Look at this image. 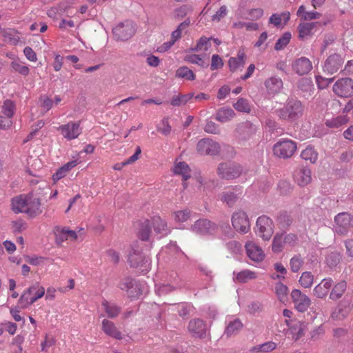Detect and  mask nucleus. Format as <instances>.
<instances>
[{
  "label": "nucleus",
  "mask_w": 353,
  "mask_h": 353,
  "mask_svg": "<svg viewBox=\"0 0 353 353\" xmlns=\"http://www.w3.org/2000/svg\"><path fill=\"white\" fill-rule=\"evenodd\" d=\"M303 112L304 106L300 101L288 99L283 108L275 110V114L280 119L294 121L303 116Z\"/></svg>",
  "instance_id": "nucleus-1"
},
{
  "label": "nucleus",
  "mask_w": 353,
  "mask_h": 353,
  "mask_svg": "<svg viewBox=\"0 0 353 353\" xmlns=\"http://www.w3.org/2000/svg\"><path fill=\"white\" fill-rule=\"evenodd\" d=\"M128 262L131 268H143L142 272H147L150 268V263L142 252L141 243L136 241L131 245V250L128 255Z\"/></svg>",
  "instance_id": "nucleus-2"
},
{
  "label": "nucleus",
  "mask_w": 353,
  "mask_h": 353,
  "mask_svg": "<svg viewBox=\"0 0 353 353\" xmlns=\"http://www.w3.org/2000/svg\"><path fill=\"white\" fill-rule=\"evenodd\" d=\"M223 148L225 149L228 152L226 154L223 153V156H232L234 152L232 147L224 145ZM223 151L221 145L215 141L210 139H203L200 140V154H201L214 156L220 154L221 152H224Z\"/></svg>",
  "instance_id": "nucleus-3"
},
{
  "label": "nucleus",
  "mask_w": 353,
  "mask_h": 353,
  "mask_svg": "<svg viewBox=\"0 0 353 353\" xmlns=\"http://www.w3.org/2000/svg\"><path fill=\"white\" fill-rule=\"evenodd\" d=\"M243 172V167L234 162L220 163L217 168L218 175L223 179L231 180L238 178Z\"/></svg>",
  "instance_id": "nucleus-4"
},
{
  "label": "nucleus",
  "mask_w": 353,
  "mask_h": 353,
  "mask_svg": "<svg viewBox=\"0 0 353 353\" xmlns=\"http://www.w3.org/2000/svg\"><path fill=\"white\" fill-rule=\"evenodd\" d=\"M334 232L341 235L346 236L349 230L353 228V215L348 212H341L336 214L334 219Z\"/></svg>",
  "instance_id": "nucleus-5"
},
{
  "label": "nucleus",
  "mask_w": 353,
  "mask_h": 353,
  "mask_svg": "<svg viewBox=\"0 0 353 353\" xmlns=\"http://www.w3.org/2000/svg\"><path fill=\"white\" fill-rule=\"evenodd\" d=\"M136 32L134 24L130 21L119 23L112 30L114 38L117 41H125L130 39Z\"/></svg>",
  "instance_id": "nucleus-6"
},
{
  "label": "nucleus",
  "mask_w": 353,
  "mask_h": 353,
  "mask_svg": "<svg viewBox=\"0 0 353 353\" xmlns=\"http://www.w3.org/2000/svg\"><path fill=\"white\" fill-rule=\"evenodd\" d=\"M296 143L289 139L280 140L274 145V154L281 158L288 159L291 157L296 150Z\"/></svg>",
  "instance_id": "nucleus-7"
},
{
  "label": "nucleus",
  "mask_w": 353,
  "mask_h": 353,
  "mask_svg": "<svg viewBox=\"0 0 353 353\" xmlns=\"http://www.w3.org/2000/svg\"><path fill=\"white\" fill-rule=\"evenodd\" d=\"M273 221L266 216H261L256 221V233L264 241H269L274 232Z\"/></svg>",
  "instance_id": "nucleus-8"
},
{
  "label": "nucleus",
  "mask_w": 353,
  "mask_h": 353,
  "mask_svg": "<svg viewBox=\"0 0 353 353\" xmlns=\"http://www.w3.org/2000/svg\"><path fill=\"white\" fill-rule=\"evenodd\" d=\"M334 92L341 97H348L353 94V80L350 78L339 79L333 85Z\"/></svg>",
  "instance_id": "nucleus-9"
},
{
  "label": "nucleus",
  "mask_w": 353,
  "mask_h": 353,
  "mask_svg": "<svg viewBox=\"0 0 353 353\" xmlns=\"http://www.w3.org/2000/svg\"><path fill=\"white\" fill-rule=\"evenodd\" d=\"M291 297L295 308L300 312H305L311 304L310 299L300 290L294 289L291 292Z\"/></svg>",
  "instance_id": "nucleus-10"
},
{
  "label": "nucleus",
  "mask_w": 353,
  "mask_h": 353,
  "mask_svg": "<svg viewBox=\"0 0 353 353\" xmlns=\"http://www.w3.org/2000/svg\"><path fill=\"white\" fill-rule=\"evenodd\" d=\"M232 223L234 228L241 233H247L250 230V222L244 212L234 213L232 217Z\"/></svg>",
  "instance_id": "nucleus-11"
},
{
  "label": "nucleus",
  "mask_w": 353,
  "mask_h": 353,
  "mask_svg": "<svg viewBox=\"0 0 353 353\" xmlns=\"http://www.w3.org/2000/svg\"><path fill=\"white\" fill-rule=\"evenodd\" d=\"M344 63L343 59L338 54H331L325 61L323 71L330 74L338 72Z\"/></svg>",
  "instance_id": "nucleus-12"
},
{
  "label": "nucleus",
  "mask_w": 353,
  "mask_h": 353,
  "mask_svg": "<svg viewBox=\"0 0 353 353\" xmlns=\"http://www.w3.org/2000/svg\"><path fill=\"white\" fill-rule=\"evenodd\" d=\"M242 188L238 186L223 192L219 195L220 200L228 206H232L242 196Z\"/></svg>",
  "instance_id": "nucleus-13"
},
{
  "label": "nucleus",
  "mask_w": 353,
  "mask_h": 353,
  "mask_svg": "<svg viewBox=\"0 0 353 353\" xmlns=\"http://www.w3.org/2000/svg\"><path fill=\"white\" fill-rule=\"evenodd\" d=\"M119 287L121 290L127 291L130 297H137L141 294L139 284L131 277L124 278L120 282Z\"/></svg>",
  "instance_id": "nucleus-14"
},
{
  "label": "nucleus",
  "mask_w": 353,
  "mask_h": 353,
  "mask_svg": "<svg viewBox=\"0 0 353 353\" xmlns=\"http://www.w3.org/2000/svg\"><path fill=\"white\" fill-rule=\"evenodd\" d=\"M40 206V199L36 197L32 192L28 193L27 194V208H26V213L32 218L35 217L42 212Z\"/></svg>",
  "instance_id": "nucleus-15"
},
{
  "label": "nucleus",
  "mask_w": 353,
  "mask_h": 353,
  "mask_svg": "<svg viewBox=\"0 0 353 353\" xmlns=\"http://www.w3.org/2000/svg\"><path fill=\"white\" fill-rule=\"evenodd\" d=\"M256 131V127L250 121L243 122L236 129V137L242 140L250 139Z\"/></svg>",
  "instance_id": "nucleus-16"
},
{
  "label": "nucleus",
  "mask_w": 353,
  "mask_h": 353,
  "mask_svg": "<svg viewBox=\"0 0 353 353\" xmlns=\"http://www.w3.org/2000/svg\"><path fill=\"white\" fill-rule=\"evenodd\" d=\"M172 172L174 174L181 175L182 176L183 186L184 188L188 187V183L185 182L188 179L191 177V169L189 165L185 161H177L176 160Z\"/></svg>",
  "instance_id": "nucleus-17"
},
{
  "label": "nucleus",
  "mask_w": 353,
  "mask_h": 353,
  "mask_svg": "<svg viewBox=\"0 0 353 353\" xmlns=\"http://www.w3.org/2000/svg\"><path fill=\"white\" fill-rule=\"evenodd\" d=\"M292 68L299 75H303L309 73L312 69V65L309 59L302 57L296 59L292 63Z\"/></svg>",
  "instance_id": "nucleus-18"
},
{
  "label": "nucleus",
  "mask_w": 353,
  "mask_h": 353,
  "mask_svg": "<svg viewBox=\"0 0 353 353\" xmlns=\"http://www.w3.org/2000/svg\"><path fill=\"white\" fill-rule=\"evenodd\" d=\"M245 247L247 254L251 260L259 262L264 259L265 254L263 251L255 243L252 241L248 242Z\"/></svg>",
  "instance_id": "nucleus-19"
},
{
  "label": "nucleus",
  "mask_w": 353,
  "mask_h": 353,
  "mask_svg": "<svg viewBox=\"0 0 353 353\" xmlns=\"http://www.w3.org/2000/svg\"><path fill=\"white\" fill-rule=\"evenodd\" d=\"M295 181L300 186H305L312 181L311 170L307 168H299L294 174Z\"/></svg>",
  "instance_id": "nucleus-20"
},
{
  "label": "nucleus",
  "mask_w": 353,
  "mask_h": 353,
  "mask_svg": "<svg viewBox=\"0 0 353 353\" xmlns=\"http://www.w3.org/2000/svg\"><path fill=\"white\" fill-rule=\"evenodd\" d=\"M59 128L63 137L68 139H75L81 133L79 123L72 122L66 125H63Z\"/></svg>",
  "instance_id": "nucleus-21"
},
{
  "label": "nucleus",
  "mask_w": 353,
  "mask_h": 353,
  "mask_svg": "<svg viewBox=\"0 0 353 353\" xmlns=\"http://www.w3.org/2000/svg\"><path fill=\"white\" fill-rule=\"evenodd\" d=\"M332 284L333 280L331 278L323 279L321 282L314 288V294L319 299H323L327 294Z\"/></svg>",
  "instance_id": "nucleus-22"
},
{
  "label": "nucleus",
  "mask_w": 353,
  "mask_h": 353,
  "mask_svg": "<svg viewBox=\"0 0 353 353\" xmlns=\"http://www.w3.org/2000/svg\"><path fill=\"white\" fill-rule=\"evenodd\" d=\"M102 330L108 336L112 337L116 339H121L122 334L118 330L114 323L108 319H104L102 321Z\"/></svg>",
  "instance_id": "nucleus-23"
},
{
  "label": "nucleus",
  "mask_w": 353,
  "mask_h": 353,
  "mask_svg": "<svg viewBox=\"0 0 353 353\" xmlns=\"http://www.w3.org/2000/svg\"><path fill=\"white\" fill-rule=\"evenodd\" d=\"M45 294V289L43 287L39 288L34 295L29 298L28 296H26L25 294H21L19 303L21 305V307L22 309L27 308L28 306L34 303L37 299L41 298Z\"/></svg>",
  "instance_id": "nucleus-24"
},
{
  "label": "nucleus",
  "mask_w": 353,
  "mask_h": 353,
  "mask_svg": "<svg viewBox=\"0 0 353 353\" xmlns=\"http://www.w3.org/2000/svg\"><path fill=\"white\" fill-rule=\"evenodd\" d=\"M283 81L281 78L272 77L265 81V86L270 94L279 93L283 88Z\"/></svg>",
  "instance_id": "nucleus-25"
},
{
  "label": "nucleus",
  "mask_w": 353,
  "mask_h": 353,
  "mask_svg": "<svg viewBox=\"0 0 353 353\" xmlns=\"http://www.w3.org/2000/svg\"><path fill=\"white\" fill-rule=\"evenodd\" d=\"M217 230L218 227L214 223L208 219H200V236H212Z\"/></svg>",
  "instance_id": "nucleus-26"
},
{
  "label": "nucleus",
  "mask_w": 353,
  "mask_h": 353,
  "mask_svg": "<svg viewBox=\"0 0 353 353\" xmlns=\"http://www.w3.org/2000/svg\"><path fill=\"white\" fill-rule=\"evenodd\" d=\"M152 225L150 221L145 219L139 224V230L137 236L139 239L143 241H147L150 239V236L152 232Z\"/></svg>",
  "instance_id": "nucleus-27"
},
{
  "label": "nucleus",
  "mask_w": 353,
  "mask_h": 353,
  "mask_svg": "<svg viewBox=\"0 0 353 353\" xmlns=\"http://www.w3.org/2000/svg\"><path fill=\"white\" fill-rule=\"evenodd\" d=\"M12 210L15 213H26L27 208V194H21L12 199Z\"/></svg>",
  "instance_id": "nucleus-28"
},
{
  "label": "nucleus",
  "mask_w": 353,
  "mask_h": 353,
  "mask_svg": "<svg viewBox=\"0 0 353 353\" xmlns=\"http://www.w3.org/2000/svg\"><path fill=\"white\" fill-rule=\"evenodd\" d=\"M348 122V117L346 115H339L330 119H326L325 125L332 129H338Z\"/></svg>",
  "instance_id": "nucleus-29"
},
{
  "label": "nucleus",
  "mask_w": 353,
  "mask_h": 353,
  "mask_svg": "<svg viewBox=\"0 0 353 353\" xmlns=\"http://www.w3.org/2000/svg\"><path fill=\"white\" fill-rule=\"evenodd\" d=\"M235 116V112L232 108H220L216 114V119L221 123H226L230 121Z\"/></svg>",
  "instance_id": "nucleus-30"
},
{
  "label": "nucleus",
  "mask_w": 353,
  "mask_h": 353,
  "mask_svg": "<svg viewBox=\"0 0 353 353\" xmlns=\"http://www.w3.org/2000/svg\"><path fill=\"white\" fill-rule=\"evenodd\" d=\"M347 289V283L345 281H341L336 283L332 288L330 294V299L334 301L339 299Z\"/></svg>",
  "instance_id": "nucleus-31"
},
{
  "label": "nucleus",
  "mask_w": 353,
  "mask_h": 353,
  "mask_svg": "<svg viewBox=\"0 0 353 353\" xmlns=\"http://www.w3.org/2000/svg\"><path fill=\"white\" fill-rule=\"evenodd\" d=\"M317 23H300L297 28L299 31V37L304 39L307 37L312 34V30L315 28Z\"/></svg>",
  "instance_id": "nucleus-32"
},
{
  "label": "nucleus",
  "mask_w": 353,
  "mask_h": 353,
  "mask_svg": "<svg viewBox=\"0 0 353 353\" xmlns=\"http://www.w3.org/2000/svg\"><path fill=\"white\" fill-rule=\"evenodd\" d=\"M230 70L232 72L236 70L240 67H243L245 64V54L239 52L237 57H231L228 61Z\"/></svg>",
  "instance_id": "nucleus-33"
},
{
  "label": "nucleus",
  "mask_w": 353,
  "mask_h": 353,
  "mask_svg": "<svg viewBox=\"0 0 353 353\" xmlns=\"http://www.w3.org/2000/svg\"><path fill=\"white\" fill-rule=\"evenodd\" d=\"M102 306H103L108 318H115L121 312V308L119 306L114 303H110L106 300L102 302Z\"/></svg>",
  "instance_id": "nucleus-34"
},
{
  "label": "nucleus",
  "mask_w": 353,
  "mask_h": 353,
  "mask_svg": "<svg viewBox=\"0 0 353 353\" xmlns=\"http://www.w3.org/2000/svg\"><path fill=\"white\" fill-rule=\"evenodd\" d=\"M154 231L158 234H165L168 232L167 223L159 216H155L152 219V224Z\"/></svg>",
  "instance_id": "nucleus-35"
},
{
  "label": "nucleus",
  "mask_w": 353,
  "mask_h": 353,
  "mask_svg": "<svg viewBox=\"0 0 353 353\" xmlns=\"http://www.w3.org/2000/svg\"><path fill=\"white\" fill-rule=\"evenodd\" d=\"M175 77L177 78L185 79L186 80H194L195 74L192 70L186 66L180 67L176 71Z\"/></svg>",
  "instance_id": "nucleus-36"
},
{
  "label": "nucleus",
  "mask_w": 353,
  "mask_h": 353,
  "mask_svg": "<svg viewBox=\"0 0 353 353\" xmlns=\"http://www.w3.org/2000/svg\"><path fill=\"white\" fill-rule=\"evenodd\" d=\"M301 157L303 159L314 163L317 160L318 153L312 147L309 146L301 152Z\"/></svg>",
  "instance_id": "nucleus-37"
},
{
  "label": "nucleus",
  "mask_w": 353,
  "mask_h": 353,
  "mask_svg": "<svg viewBox=\"0 0 353 353\" xmlns=\"http://www.w3.org/2000/svg\"><path fill=\"white\" fill-rule=\"evenodd\" d=\"M288 288L281 282H278L275 285V293L280 301L284 302L287 300L288 294Z\"/></svg>",
  "instance_id": "nucleus-38"
},
{
  "label": "nucleus",
  "mask_w": 353,
  "mask_h": 353,
  "mask_svg": "<svg viewBox=\"0 0 353 353\" xmlns=\"http://www.w3.org/2000/svg\"><path fill=\"white\" fill-rule=\"evenodd\" d=\"M18 32L14 29L4 30L2 32V36L5 38V41H8L10 44L16 45L19 41V37L16 34Z\"/></svg>",
  "instance_id": "nucleus-39"
},
{
  "label": "nucleus",
  "mask_w": 353,
  "mask_h": 353,
  "mask_svg": "<svg viewBox=\"0 0 353 353\" xmlns=\"http://www.w3.org/2000/svg\"><path fill=\"white\" fill-rule=\"evenodd\" d=\"M256 277V273L249 270H242L236 274V279L241 283H246Z\"/></svg>",
  "instance_id": "nucleus-40"
},
{
  "label": "nucleus",
  "mask_w": 353,
  "mask_h": 353,
  "mask_svg": "<svg viewBox=\"0 0 353 353\" xmlns=\"http://www.w3.org/2000/svg\"><path fill=\"white\" fill-rule=\"evenodd\" d=\"M243 327V324L239 319H235L233 321L229 323L226 327L225 333L227 336H231L236 334Z\"/></svg>",
  "instance_id": "nucleus-41"
},
{
  "label": "nucleus",
  "mask_w": 353,
  "mask_h": 353,
  "mask_svg": "<svg viewBox=\"0 0 353 353\" xmlns=\"http://www.w3.org/2000/svg\"><path fill=\"white\" fill-rule=\"evenodd\" d=\"M299 282L303 288H310L314 283V276L310 272H304L302 273Z\"/></svg>",
  "instance_id": "nucleus-42"
},
{
  "label": "nucleus",
  "mask_w": 353,
  "mask_h": 353,
  "mask_svg": "<svg viewBox=\"0 0 353 353\" xmlns=\"http://www.w3.org/2000/svg\"><path fill=\"white\" fill-rule=\"evenodd\" d=\"M193 97V94H181L174 96L170 101V104L173 106H180L185 104Z\"/></svg>",
  "instance_id": "nucleus-43"
},
{
  "label": "nucleus",
  "mask_w": 353,
  "mask_h": 353,
  "mask_svg": "<svg viewBox=\"0 0 353 353\" xmlns=\"http://www.w3.org/2000/svg\"><path fill=\"white\" fill-rule=\"evenodd\" d=\"M283 18L285 19V23H287L290 19V12H283L281 14H273L270 17L269 22L278 27L281 26Z\"/></svg>",
  "instance_id": "nucleus-44"
},
{
  "label": "nucleus",
  "mask_w": 353,
  "mask_h": 353,
  "mask_svg": "<svg viewBox=\"0 0 353 353\" xmlns=\"http://www.w3.org/2000/svg\"><path fill=\"white\" fill-rule=\"evenodd\" d=\"M292 38L291 33L289 32H285L281 37L276 41L274 49L277 51L283 50L290 42Z\"/></svg>",
  "instance_id": "nucleus-45"
},
{
  "label": "nucleus",
  "mask_w": 353,
  "mask_h": 353,
  "mask_svg": "<svg viewBox=\"0 0 353 353\" xmlns=\"http://www.w3.org/2000/svg\"><path fill=\"white\" fill-rule=\"evenodd\" d=\"M277 222L281 228L285 229L292 224V219L286 212H282L278 216Z\"/></svg>",
  "instance_id": "nucleus-46"
},
{
  "label": "nucleus",
  "mask_w": 353,
  "mask_h": 353,
  "mask_svg": "<svg viewBox=\"0 0 353 353\" xmlns=\"http://www.w3.org/2000/svg\"><path fill=\"white\" fill-rule=\"evenodd\" d=\"M234 109L239 112H250V107L247 99L239 98L237 101L233 104Z\"/></svg>",
  "instance_id": "nucleus-47"
},
{
  "label": "nucleus",
  "mask_w": 353,
  "mask_h": 353,
  "mask_svg": "<svg viewBox=\"0 0 353 353\" xmlns=\"http://www.w3.org/2000/svg\"><path fill=\"white\" fill-rule=\"evenodd\" d=\"M303 263L304 261L303 258L300 255H296L290 260V269L293 272H297L300 270Z\"/></svg>",
  "instance_id": "nucleus-48"
},
{
  "label": "nucleus",
  "mask_w": 353,
  "mask_h": 353,
  "mask_svg": "<svg viewBox=\"0 0 353 353\" xmlns=\"http://www.w3.org/2000/svg\"><path fill=\"white\" fill-rule=\"evenodd\" d=\"M283 243H285L283 241V234H276L274 237L272 245V251L274 252H281L283 249Z\"/></svg>",
  "instance_id": "nucleus-49"
},
{
  "label": "nucleus",
  "mask_w": 353,
  "mask_h": 353,
  "mask_svg": "<svg viewBox=\"0 0 353 353\" xmlns=\"http://www.w3.org/2000/svg\"><path fill=\"white\" fill-rule=\"evenodd\" d=\"M14 103L12 101L6 100L3 103L2 113L11 119L14 114Z\"/></svg>",
  "instance_id": "nucleus-50"
},
{
  "label": "nucleus",
  "mask_w": 353,
  "mask_h": 353,
  "mask_svg": "<svg viewBox=\"0 0 353 353\" xmlns=\"http://www.w3.org/2000/svg\"><path fill=\"white\" fill-rule=\"evenodd\" d=\"M212 272L206 268H200V279L203 281V288H206L212 280Z\"/></svg>",
  "instance_id": "nucleus-51"
},
{
  "label": "nucleus",
  "mask_w": 353,
  "mask_h": 353,
  "mask_svg": "<svg viewBox=\"0 0 353 353\" xmlns=\"http://www.w3.org/2000/svg\"><path fill=\"white\" fill-rule=\"evenodd\" d=\"M340 254L338 252H332L326 257V263L329 267H336L340 262Z\"/></svg>",
  "instance_id": "nucleus-52"
},
{
  "label": "nucleus",
  "mask_w": 353,
  "mask_h": 353,
  "mask_svg": "<svg viewBox=\"0 0 353 353\" xmlns=\"http://www.w3.org/2000/svg\"><path fill=\"white\" fill-rule=\"evenodd\" d=\"M276 347V345L275 343L269 341L266 342L263 344L257 345L254 347V350L257 352H269L270 351L274 350Z\"/></svg>",
  "instance_id": "nucleus-53"
},
{
  "label": "nucleus",
  "mask_w": 353,
  "mask_h": 353,
  "mask_svg": "<svg viewBox=\"0 0 353 353\" xmlns=\"http://www.w3.org/2000/svg\"><path fill=\"white\" fill-rule=\"evenodd\" d=\"M334 80V78H325L321 76L316 77V81L320 89L327 88Z\"/></svg>",
  "instance_id": "nucleus-54"
},
{
  "label": "nucleus",
  "mask_w": 353,
  "mask_h": 353,
  "mask_svg": "<svg viewBox=\"0 0 353 353\" xmlns=\"http://www.w3.org/2000/svg\"><path fill=\"white\" fill-rule=\"evenodd\" d=\"M223 65L222 59L218 54H213L212 57V63L210 65L211 70H215L221 68Z\"/></svg>",
  "instance_id": "nucleus-55"
},
{
  "label": "nucleus",
  "mask_w": 353,
  "mask_h": 353,
  "mask_svg": "<svg viewBox=\"0 0 353 353\" xmlns=\"http://www.w3.org/2000/svg\"><path fill=\"white\" fill-rule=\"evenodd\" d=\"M12 67L16 72H18L19 73L24 76H27L30 71L28 67L21 65L17 62H12Z\"/></svg>",
  "instance_id": "nucleus-56"
},
{
  "label": "nucleus",
  "mask_w": 353,
  "mask_h": 353,
  "mask_svg": "<svg viewBox=\"0 0 353 353\" xmlns=\"http://www.w3.org/2000/svg\"><path fill=\"white\" fill-rule=\"evenodd\" d=\"M190 211H178L174 213V219L179 222H184L190 218Z\"/></svg>",
  "instance_id": "nucleus-57"
},
{
  "label": "nucleus",
  "mask_w": 353,
  "mask_h": 353,
  "mask_svg": "<svg viewBox=\"0 0 353 353\" xmlns=\"http://www.w3.org/2000/svg\"><path fill=\"white\" fill-rule=\"evenodd\" d=\"M189 332L194 336H199V325H197V320H191L188 327Z\"/></svg>",
  "instance_id": "nucleus-58"
},
{
  "label": "nucleus",
  "mask_w": 353,
  "mask_h": 353,
  "mask_svg": "<svg viewBox=\"0 0 353 353\" xmlns=\"http://www.w3.org/2000/svg\"><path fill=\"white\" fill-rule=\"evenodd\" d=\"M204 130L208 133L218 134L219 132L218 125L212 121H208Z\"/></svg>",
  "instance_id": "nucleus-59"
},
{
  "label": "nucleus",
  "mask_w": 353,
  "mask_h": 353,
  "mask_svg": "<svg viewBox=\"0 0 353 353\" xmlns=\"http://www.w3.org/2000/svg\"><path fill=\"white\" fill-rule=\"evenodd\" d=\"M23 52H24L26 57L28 60H30L31 61H37V54L30 47H29V46L26 47L23 50Z\"/></svg>",
  "instance_id": "nucleus-60"
},
{
  "label": "nucleus",
  "mask_w": 353,
  "mask_h": 353,
  "mask_svg": "<svg viewBox=\"0 0 353 353\" xmlns=\"http://www.w3.org/2000/svg\"><path fill=\"white\" fill-rule=\"evenodd\" d=\"M321 14L316 11L307 12L304 15H302V19L304 21H310L313 19H318L321 17Z\"/></svg>",
  "instance_id": "nucleus-61"
},
{
  "label": "nucleus",
  "mask_w": 353,
  "mask_h": 353,
  "mask_svg": "<svg viewBox=\"0 0 353 353\" xmlns=\"http://www.w3.org/2000/svg\"><path fill=\"white\" fill-rule=\"evenodd\" d=\"M12 120L6 116L0 115V129L6 130L11 126Z\"/></svg>",
  "instance_id": "nucleus-62"
},
{
  "label": "nucleus",
  "mask_w": 353,
  "mask_h": 353,
  "mask_svg": "<svg viewBox=\"0 0 353 353\" xmlns=\"http://www.w3.org/2000/svg\"><path fill=\"white\" fill-rule=\"evenodd\" d=\"M324 332H325V330H324L323 325H320V326L316 327L311 332V338L314 341L317 340L324 334Z\"/></svg>",
  "instance_id": "nucleus-63"
},
{
  "label": "nucleus",
  "mask_w": 353,
  "mask_h": 353,
  "mask_svg": "<svg viewBox=\"0 0 353 353\" xmlns=\"http://www.w3.org/2000/svg\"><path fill=\"white\" fill-rule=\"evenodd\" d=\"M172 287L169 285H163L160 286L156 290L159 296H163L172 291Z\"/></svg>",
  "instance_id": "nucleus-64"
}]
</instances>
